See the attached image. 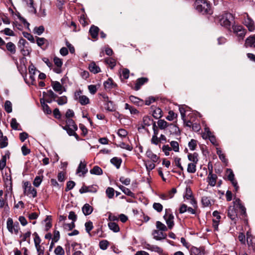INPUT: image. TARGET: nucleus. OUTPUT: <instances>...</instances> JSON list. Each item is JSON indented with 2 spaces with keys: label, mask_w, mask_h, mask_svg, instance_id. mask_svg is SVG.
I'll list each match as a JSON object with an SVG mask.
<instances>
[{
  "label": "nucleus",
  "mask_w": 255,
  "mask_h": 255,
  "mask_svg": "<svg viewBox=\"0 0 255 255\" xmlns=\"http://www.w3.org/2000/svg\"><path fill=\"white\" fill-rule=\"evenodd\" d=\"M194 7L197 11L203 14H211L212 13L211 4L207 0H196Z\"/></svg>",
  "instance_id": "obj_1"
},
{
  "label": "nucleus",
  "mask_w": 255,
  "mask_h": 255,
  "mask_svg": "<svg viewBox=\"0 0 255 255\" xmlns=\"http://www.w3.org/2000/svg\"><path fill=\"white\" fill-rule=\"evenodd\" d=\"M241 18L243 23L248 28V30L253 32L255 29V24L253 19L249 16L248 13L244 12L242 14Z\"/></svg>",
  "instance_id": "obj_2"
},
{
  "label": "nucleus",
  "mask_w": 255,
  "mask_h": 255,
  "mask_svg": "<svg viewBox=\"0 0 255 255\" xmlns=\"http://www.w3.org/2000/svg\"><path fill=\"white\" fill-rule=\"evenodd\" d=\"M233 19L234 17L232 14L230 13H225L222 14L220 18V24L222 26L229 29Z\"/></svg>",
  "instance_id": "obj_3"
},
{
  "label": "nucleus",
  "mask_w": 255,
  "mask_h": 255,
  "mask_svg": "<svg viewBox=\"0 0 255 255\" xmlns=\"http://www.w3.org/2000/svg\"><path fill=\"white\" fill-rule=\"evenodd\" d=\"M6 228L8 231L11 234L17 235L19 230V226L18 222L13 223L11 218H9L6 221Z\"/></svg>",
  "instance_id": "obj_4"
},
{
  "label": "nucleus",
  "mask_w": 255,
  "mask_h": 255,
  "mask_svg": "<svg viewBox=\"0 0 255 255\" xmlns=\"http://www.w3.org/2000/svg\"><path fill=\"white\" fill-rule=\"evenodd\" d=\"M163 218L166 221V223L168 228L171 229L174 225V216L172 213L171 210L170 209H166L165 210V214L163 216Z\"/></svg>",
  "instance_id": "obj_5"
},
{
  "label": "nucleus",
  "mask_w": 255,
  "mask_h": 255,
  "mask_svg": "<svg viewBox=\"0 0 255 255\" xmlns=\"http://www.w3.org/2000/svg\"><path fill=\"white\" fill-rule=\"evenodd\" d=\"M233 30L238 37L239 40L243 39L246 34V29L241 25H233Z\"/></svg>",
  "instance_id": "obj_6"
},
{
  "label": "nucleus",
  "mask_w": 255,
  "mask_h": 255,
  "mask_svg": "<svg viewBox=\"0 0 255 255\" xmlns=\"http://www.w3.org/2000/svg\"><path fill=\"white\" fill-rule=\"evenodd\" d=\"M157 125L159 128L161 129H165L169 126L170 128L175 133H177L179 131V129L177 126L173 124L168 125V123L164 120H158L157 122Z\"/></svg>",
  "instance_id": "obj_7"
},
{
  "label": "nucleus",
  "mask_w": 255,
  "mask_h": 255,
  "mask_svg": "<svg viewBox=\"0 0 255 255\" xmlns=\"http://www.w3.org/2000/svg\"><path fill=\"white\" fill-rule=\"evenodd\" d=\"M204 138H208L211 142L214 145H217L216 137L212 134L209 128H205V133L202 135Z\"/></svg>",
  "instance_id": "obj_8"
},
{
  "label": "nucleus",
  "mask_w": 255,
  "mask_h": 255,
  "mask_svg": "<svg viewBox=\"0 0 255 255\" xmlns=\"http://www.w3.org/2000/svg\"><path fill=\"white\" fill-rule=\"evenodd\" d=\"M205 251L204 247H192L190 250V255H205Z\"/></svg>",
  "instance_id": "obj_9"
},
{
  "label": "nucleus",
  "mask_w": 255,
  "mask_h": 255,
  "mask_svg": "<svg viewBox=\"0 0 255 255\" xmlns=\"http://www.w3.org/2000/svg\"><path fill=\"white\" fill-rule=\"evenodd\" d=\"M228 216L235 223H236L238 220V216L234 207L230 206L229 207Z\"/></svg>",
  "instance_id": "obj_10"
},
{
  "label": "nucleus",
  "mask_w": 255,
  "mask_h": 255,
  "mask_svg": "<svg viewBox=\"0 0 255 255\" xmlns=\"http://www.w3.org/2000/svg\"><path fill=\"white\" fill-rule=\"evenodd\" d=\"M97 191V186L96 185H92L90 186H83L80 189L79 192L82 194L86 192H93L95 193Z\"/></svg>",
  "instance_id": "obj_11"
},
{
  "label": "nucleus",
  "mask_w": 255,
  "mask_h": 255,
  "mask_svg": "<svg viewBox=\"0 0 255 255\" xmlns=\"http://www.w3.org/2000/svg\"><path fill=\"white\" fill-rule=\"evenodd\" d=\"M88 172V169L86 168V162L84 161H81L78 168L77 169L76 173H81L83 175H84Z\"/></svg>",
  "instance_id": "obj_12"
},
{
  "label": "nucleus",
  "mask_w": 255,
  "mask_h": 255,
  "mask_svg": "<svg viewBox=\"0 0 255 255\" xmlns=\"http://www.w3.org/2000/svg\"><path fill=\"white\" fill-rule=\"evenodd\" d=\"M246 47H254L255 48V34L248 37L245 43Z\"/></svg>",
  "instance_id": "obj_13"
},
{
  "label": "nucleus",
  "mask_w": 255,
  "mask_h": 255,
  "mask_svg": "<svg viewBox=\"0 0 255 255\" xmlns=\"http://www.w3.org/2000/svg\"><path fill=\"white\" fill-rule=\"evenodd\" d=\"M51 86L53 90L55 92H58L59 94H61L63 93V86L60 82L58 81H52Z\"/></svg>",
  "instance_id": "obj_14"
},
{
  "label": "nucleus",
  "mask_w": 255,
  "mask_h": 255,
  "mask_svg": "<svg viewBox=\"0 0 255 255\" xmlns=\"http://www.w3.org/2000/svg\"><path fill=\"white\" fill-rule=\"evenodd\" d=\"M217 178V176L213 174L212 173V170H211L208 176L207 180L209 184L211 186H214L216 183V179Z\"/></svg>",
  "instance_id": "obj_15"
},
{
  "label": "nucleus",
  "mask_w": 255,
  "mask_h": 255,
  "mask_svg": "<svg viewBox=\"0 0 255 255\" xmlns=\"http://www.w3.org/2000/svg\"><path fill=\"white\" fill-rule=\"evenodd\" d=\"M104 99L105 102H107V104H106V109L107 110L113 112L116 110V108L115 107V106L113 104V102L109 100V98L107 96H104L103 97Z\"/></svg>",
  "instance_id": "obj_16"
},
{
  "label": "nucleus",
  "mask_w": 255,
  "mask_h": 255,
  "mask_svg": "<svg viewBox=\"0 0 255 255\" xmlns=\"http://www.w3.org/2000/svg\"><path fill=\"white\" fill-rule=\"evenodd\" d=\"M105 88L106 90H111L117 86V84L114 82L111 78H109L104 83Z\"/></svg>",
  "instance_id": "obj_17"
},
{
  "label": "nucleus",
  "mask_w": 255,
  "mask_h": 255,
  "mask_svg": "<svg viewBox=\"0 0 255 255\" xmlns=\"http://www.w3.org/2000/svg\"><path fill=\"white\" fill-rule=\"evenodd\" d=\"M234 206L238 207L241 210V213L245 215L246 213V208L242 205L241 201L239 199H236L234 201Z\"/></svg>",
  "instance_id": "obj_18"
},
{
  "label": "nucleus",
  "mask_w": 255,
  "mask_h": 255,
  "mask_svg": "<svg viewBox=\"0 0 255 255\" xmlns=\"http://www.w3.org/2000/svg\"><path fill=\"white\" fill-rule=\"evenodd\" d=\"M153 123V120L151 117L149 116H144L142 119V123L141 127L144 128L146 127L150 126Z\"/></svg>",
  "instance_id": "obj_19"
},
{
  "label": "nucleus",
  "mask_w": 255,
  "mask_h": 255,
  "mask_svg": "<svg viewBox=\"0 0 255 255\" xmlns=\"http://www.w3.org/2000/svg\"><path fill=\"white\" fill-rule=\"evenodd\" d=\"M147 81L148 79L144 77L140 78L137 79L135 84L134 90L136 91L138 90L140 88V87L145 83L147 82Z\"/></svg>",
  "instance_id": "obj_20"
},
{
  "label": "nucleus",
  "mask_w": 255,
  "mask_h": 255,
  "mask_svg": "<svg viewBox=\"0 0 255 255\" xmlns=\"http://www.w3.org/2000/svg\"><path fill=\"white\" fill-rule=\"evenodd\" d=\"M99 32V28L95 25H92L89 30V32L93 38H96Z\"/></svg>",
  "instance_id": "obj_21"
},
{
  "label": "nucleus",
  "mask_w": 255,
  "mask_h": 255,
  "mask_svg": "<svg viewBox=\"0 0 255 255\" xmlns=\"http://www.w3.org/2000/svg\"><path fill=\"white\" fill-rule=\"evenodd\" d=\"M152 235L153 237L156 240H160L165 238L166 235L164 234L162 232H160L158 230H154L153 232Z\"/></svg>",
  "instance_id": "obj_22"
},
{
  "label": "nucleus",
  "mask_w": 255,
  "mask_h": 255,
  "mask_svg": "<svg viewBox=\"0 0 255 255\" xmlns=\"http://www.w3.org/2000/svg\"><path fill=\"white\" fill-rule=\"evenodd\" d=\"M146 156L150 159L153 162H156L159 159V157L150 150H148L146 152Z\"/></svg>",
  "instance_id": "obj_23"
},
{
  "label": "nucleus",
  "mask_w": 255,
  "mask_h": 255,
  "mask_svg": "<svg viewBox=\"0 0 255 255\" xmlns=\"http://www.w3.org/2000/svg\"><path fill=\"white\" fill-rule=\"evenodd\" d=\"M82 211L85 216L89 215L93 211V208L89 204H86L82 207Z\"/></svg>",
  "instance_id": "obj_24"
},
{
  "label": "nucleus",
  "mask_w": 255,
  "mask_h": 255,
  "mask_svg": "<svg viewBox=\"0 0 255 255\" xmlns=\"http://www.w3.org/2000/svg\"><path fill=\"white\" fill-rule=\"evenodd\" d=\"M4 182L6 187H9V189H12V181L10 175L6 173L5 174Z\"/></svg>",
  "instance_id": "obj_25"
},
{
  "label": "nucleus",
  "mask_w": 255,
  "mask_h": 255,
  "mask_svg": "<svg viewBox=\"0 0 255 255\" xmlns=\"http://www.w3.org/2000/svg\"><path fill=\"white\" fill-rule=\"evenodd\" d=\"M43 95L45 98L53 99L54 101H55V99L58 97L57 95L55 94L51 90H49L46 92H43Z\"/></svg>",
  "instance_id": "obj_26"
},
{
  "label": "nucleus",
  "mask_w": 255,
  "mask_h": 255,
  "mask_svg": "<svg viewBox=\"0 0 255 255\" xmlns=\"http://www.w3.org/2000/svg\"><path fill=\"white\" fill-rule=\"evenodd\" d=\"M90 172L91 174L101 175L103 174V170L101 168L98 166H95L90 170Z\"/></svg>",
  "instance_id": "obj_27"
},
{
  "label": "nucleus",
  "mask_w": 255,
  "mask_h": 255,
  "mask_svg": "<svg viewBox=\"0 0 255 255\" xmlns=\"http://www.w3.org/2000/svg\"><path fill=\"white\" fill-rule=\"evenodd\" d=\"M89 69L93 73H98L100 72V68L94 62L89 64Z\"/></svg>",
  "instance_id": "obj_28"
},
{
  "label": "nucleus",
  "mask_w": 255,
  "mask_h": 255,
  "mask_svg": "<svg viewBox=\"0 0 255 255\" xmlns=\"http://www.w3.org/2000/svg\"><path fill=\"white\" fill-rule=\"evenodd\" d=\"M122 162L121 158L117 157H113L111 159V163L114 165L117 169L120 167Z\"/></svg>",
  "instance_id": "obj_29"
},
{
  "label": "nucleus",
  "mask_w": 255,
  "mask_h": 255,
  "mask_svg": "<svg viewBox=\"0 0 255 255\" xmlns=\"http://www.w3.org/2000/svg\"><path fill=\"white\" fill-rule=\"evenodd\" d=\"M129 100L133 104L137 106H141L143 104V101L134 96H130L129 97Z\"/></svg>",
  "instance_id": "obj_30"
},
{
  "label": "nucleus",
  "mask_w": 255,
  "mask_h": 255,
  "mask_svg": "<svg viewBox=\"0 0 255 255\" xmlns=\"http://www.w3.org/2000/svg\"><path fill=\"white\" fill-rule=\"evenodd\" d=\"M24 194L27 196H30L33 198H35L37 196V191L35 188L32 187H29V188L27 190L26 193Z\"/></svg>",
  "instance_id": "obj_31"
},
{
  "label": "nucleus",
  "mask_w": 255,
  "mask_h": 255,
  "mask_svg": "<svg viewBox=\"0 0 255 255\" xmlns=\"http://www.w3.org/2000/svg\"><path fill=\"white\" fill-rule=\"evenodd\" d=\"M40 103L42 107L43 110L45 113H46L47 114H51L52 111H51V109H50V108L48 106V105H47L45 103V102L43 100H42V99L40 100Z\"/></svg>",
  "instance_id": "obj_32"
},
{
  "label": "nucleus",
  "mask_w": 255,
  "mask_h": 255,
  "mask_svg": "<svg viewBox=\"0 0 255 255\" xmlns=\"http://www.w3.org/2000/svg\"><path fill=\"white\" fill-rule=\"evenodd\" d=\"M6 47L8 51L11 54H14L16 52V47L11 42H9L6 44Z\"/></svg>",
  "instance_id": "obj_33"
},
{
  "label": "nucleus",
  "mask_w": 255,
  "mask_h": 255,
  "mask_svg": "<svg viewBox=\"0 0 255 255\" xmlns=\"http://www.w3.org/2000/svg\"><path fill=\"white\" fill-rule=\"evenodd\" d=\"M198 155L197 153H189L188 155V158L192 162L191 163H197L198 161Z\"/></svg>",
  "instance_id": "obj_34"
},
{
  "label": "nucleus",
  "mask_w": 255,
  "mask_h": 255,
  "mask_svg": "<svg viewBox=\"0 0 255 255\" xmlns=\"http://www.w3.org/2000/svg\"><path fill=\"white\" fill-rule=\"evenodd\" d=\"M197 163H189L188 164L187 171L190 173H194L196 171V164Z\"/></svg>",
  "instance_id": "obj_35"
},
{
  "label": "nucleus",
  "mask_w": 255,
  "mask_h": 255,
  "mask_svg": "<svg viewBox=\"0 0 255 255\" xmlns=\"http://www.w3.org/2000/svg\"><path fill=\"white\" fill-rule=\"evenodd\" d=\"M108 226L110 230L113 232L117 233L120 231V228L118 225L115 222H110L108 223Z\"/></svg>",
  "instance_id": "obj_36"
},
{
  "label": "nucleus",
  "mask_w": 255,
  "mask_h": 255,
  "mask_svg": "<svg viewBox=\"0 0 255 255\" xmlns=\"http://www.w3.org/2000/svg\"><path fill=\"white\" fill-rule=\"evenodd\" d=\"M119 188L126 195L130 197L134 196V194L128 188L123 185H120Z\"/></svg>",
  "instance_id": "obj_37"
},
{
  "label": "nucleus",
  "mask_w": 255,
  "mask_h": 255,
  "mask_svg": "<svg viewBox=\"0 0 255 255\" xmlns=\"http://www.w3.org/2000/svg\"><path fill=\"white\" fill-rule=\"evenodd\" d=\"M79 101L82 105H86L89 103V98L84 95L80 96L79 97Z\"/></svg>",
  "instance_id": "obj_38"
},
{
  "label": "nucleus",
  "mask_w": 255,
  "mask_h": 255,
  "mask_svg": "<svg viewBox=\"0 0 255 255\" xmlns=\"http://www.w3.org/2000/svg\"><path fill=\"white\" fill-rule=\"evenodd\" d=\"M43 179V176H36L34 179L33 184L36 187L40 186Z\"/></svg>",
  "instance_id": "obj_39"
},
{
  "label": "nucleus",
  "mask_w": 255,
  "mask_h": 255,
  "mask_svg": "<svg viewBox=\"0 0 255 255\" xmlns=\"http://www.w3.org/2000/svg\"><path fill=\"white\" fill-rule=\"evenodd\" d=\"M66 125L65 127L74 128L75 129H77V127L74 121L71 119H67L66 121Z\"/></svg>",
  "instance_id": "obj_40"
},
{
  "label": "nucleus",
  "mask_w": 255,
  "mask_h": 255,
  "mask_svg": "<svg viewBox=\"0 0 255 255\" xmlns=\"http://www.w3.org/2000/svg\"><path fill=\"white\" fill-rule=\"evenodd\" d=\"M11 127L14 130H21L18 128L19 126V124L17 122L15 118H12L10 122Z\"/></svg>",
  "instance_id": "obj_41"
},
{
  "label": "nucleus",
  "mask_w": 255,
  "mask_h": 255,
  "mask_svg": "<svg viewBox=\"0 0 255 255\" xmlns=\"http://www.w3.org/2000/svg\"><path fill=\"white\" fill-rule=\"evenodd\" d=\"M156 228L159 230H160L161 232L162 231H166L167 230V228L166 226L161 223L160 221H157L156 223Z\"/></svg>",
  "instance_id": "obj_42"
},
{
  "label": "nucleus",
  "mask_w": 255,
  "mask_h": 255,
  "mask_svg": "<svg viewBox=\"0 0 255 255\" xmlns=\"http://www.w3.org/2000/svg\"><path fill=\"white\" fill-rule=\"evenodd\" d=\"M75 227V224L73 222L69 224H64L63 225V228L66 231H68L72 230Z\"/></svg>",
  "instance_id": "obj_43"
},
{
  "label": "nucleus",
  "mask_w": 255,
  "mask_h": 255,
  "mask_svg": "<svg viewBox=\"0 0 255 255\" xmlns=\"http://www.w3.org/2000/svg\"><path fill=\"white\" fill-rule=\"evenodd\" d=\"M170 147L172 148V150H174L175 152L179 151V147L178 142L176 141H171L170 142Z\"/></svg>",
  "instance_id": "obj_44"
},
{
  "label": "nucleus",
  "mask_w": 255,
  "mask_h": 255,
  "mask_svg": "<svg viewBox=\"0 0 255 255\" xmlns=\"http://www.w3.org/2000/svg\"><path fill=\"white\" fill-rule=\"evenodd\" d=\"M59 105H63L67 103V98L66 96H63L58 97V99L56 100Z\"/></svg>",
  "instance_id": "obj_45"
},
{
  "label": "nucleus",
  "mask_w": 255,
  "mask_h": 255,
  "mask_svg": "<svg viewBox=\"0 0 255 255\" xmlns=\"http://www.w3.org/2000/svg\"><path fill=\"white\" fill-rule=\"evenodd\" d=\"M4 109L7 113L12 112V104L9 101H6L4 103Z\"/></svg>",
  "instance_id": "obj_46"
},
{
  "label": "nucleus",
  "mask_w": 255,
  "mask_h": 255,
  "mask_svg": "<svg viewBox=\"0 0 255 255\" xmlns=\"http://www.w3.org/2000/svg\"><path fill=\"white\" fill-rule=\"evenodd\" d=\"M106 193L108 198L111 199L113 198L114 196L115 190L112 187H108L106 190Z\"/></svg>",
  "instance_id": "obj_47"
},
{
  "label": "nucleus",
  "mask_w": 255,
  "mask_h": 255,
  "mask_svg": "<svg viewBox=\"0 0 255 255\" xmlns=\"http://www.w3.org/2000/svg\"><path fill=\"white\" fill-rule=\"evenodd\" d=\"M109 245V243L107 240H103L99 243L100 248L102 250H106L108 248Z\"/></svg>",
  "instance_id": "obj_48"
},
{
  "label": "nucleus",
  "mask_w": 255,
  "mask_h": 255,
  "mask_svg": "<svg viewBox=\"0 0 255 255\" xmlns=\"http://www.w3.org/2000/svg\"><path fill=\"white\" fill-rule=\"evenodd\" d=\"M162 111L160 109H155L152 114L153 117L155 118L156 119H158L160 118L161 117L162 114H161Z\"/></svg>",
  "instance_id": "obj_49"
},
{
  "label": "nucleus",
  "mask_w": 255,
  "mask_h": 255,
  "mask_svg": "<svg viewBox=\"0 0 255 255\" xmlns=\"http://www.w3.org/2000/svg\"><path fill=\"white\" fill-rule=\"evenodd\" d=\"M152 207L157 212L160 213L163 210V206L159 203H154Z\"/></svg>",
  "instance_id": "obj_50"
},
{
  "label": "nucleus",
  "mask_w": 255,
  "mask_h": 255,
  "mask_svg": "<svg viewBox=\"0 0 255 255\" xmlns=\"http://www.w3.org/2000/svg\"><path fill=\"white\" fill-rule=\"evenodd\" d=\"M188 146L190 150H195L197 146V141L193 139H191L188 143Z\"/></svg>",
  "instance_id": "obj_51"
},
{
  "label": "nucleus",
  "mask_w": 255,
  "mask_h": 255,
  "mask_svg": "<svg viewBox=\"0 0 255 255\" xmlns=\"http://www.w3.org/2000/svg\"><path fill=\"white\" fill-rule=\"evenodd\" d=\"M217 154L218 155L219 158L224 162H226L227 160L226 159L225 155L222 153L221 150L219 148H217Z\"/></svg>",
  "instance_id": "obj_52"
},
{
  "label": "nucleus",
  "mask_w": 255,
  "mask_h": 255,
  "mask_svg": "<svg viewBox=\"0 0 255 255\" xmlns=\"http://www.w3.org/2000/svg\"><path fill=\"white\" fill-rule=\"evenodd\" d=\"M202 203L203 205L207 207L211 205V201L209 197L206 196H203L202 198Z\"/></svg>",
  "instance_id": "obj_53"
},
{
  "label": "nucleus",
  "mask_w": 255,
  "mask_h": 255,
  "mask_svg": "<svg viewBox=\"0 0 255 255\" xmlns=\"http://www.w3.org/2000/svg\"><path fill=\"white\" fill-rule=\"evenodd\" d=\"M27 6H29L32 8L31 10V11H33L34 13L36 12V10L34 8L33 6V0H24Z\"/></svg>",
  "instance_id": "obj_54"
},
{
  "label": "nucleus",
  "mask_w": 255,
  "mask_h": 255,
  "mask_svg": "<svg viewBox=\"0 0 255 255\" xmlns=\"http://www.w3.org/2000/svg\"><path fill=\"white\" fill-rule=\"evenodd\" d=\"M177 117V114L174 113L172 111H170L168 112V115L166 117V119L168 121H173L174 119Z\"/></svg>",
  "instance_id": "obj_55"
},
{
  "label": "nucleus",
  "mask_w": 255,
  "mask_h": 255,
  "mask_svg": "<svg viewBox=\"0 0 255 255\" xmlns=\"http://www.w3.org/2000/svg\"><path fill=\"white\" fill-rule=\"evenodd\" d=\"M162 150L166 156L169 155V151L172 150V148L168 145H164L162 147Z\"/></svg>",
  "instance_id": "obj_56"
},
{
  "label": "nucleus",
  "mask_w": 255,
  "mask_h": 255,
  "mask_svg": "<svg viewBox=\"0 0 255 255\" xmlns=\"http://www.w3.org/2000/svg\"><path fill=\"white\" fill-rule=\"evenodd\" d=\"M86 232L90 234V231L93 229V226L91 221L87 222L85 224Z\"/></svg>",
  "instance_id": "obj_57"
},
{
  "label": "nucleus",
  "mask_w": 255,
  "mask_h": 255,
  "mask_svg": "<svg viewBox=\"0 0 255 255\" xmlns=\"http://www.w3.org/2000/svg\"><path fill=\"white\" fill-rule=\"evenodd\" d=\"M34 31L35 33L40 35L44 31V27L42 25L36 27L34 28Z\"/></svg>",
  "instance_id": "obj_58"
},
{
  "label": "nucleus",
  "mask_w": 255,
  "mask_h": 255,
  "mask_svg": "<svg viewBox=\"0 0 255 255\" xmlns=\"http://www.w3.org/2000/svg\"><path fill=\"white\" fill-rule=\"evenodd\" d=\"M226 174L228 176V179L231 181L235 179L234 174L231 169H227L226 170Z\"/></svg>",
  "instance_id": "obj_59"
},
{
  "label": "nucleus",
  "mask_w": 255,
  "mask_h": 255,
  "mask_svg": "<svg viewBox=\"0 0 255 255\" xmlns=\"http://www.w3.org/2000/svg\"><path fill=\"white\" fill-rule=\"evenodd\" d=\"M119 146L122 148L126 149L129 151H131L132 149L131 146L123 142H121Z\"/></svg>",
  "instance_id": "obj_60"
},
{
  "label": "nucleus",
  "mask_w": 255,
  "mask_h": 255,
  "mask_svg": "<svg viewBox=\"0 0 255 255\" xmlns=\"http://www.w3.org/2000/svg\"><path fill=\"white\" fill-rule=\"evenodd\" d=\"M54 253L56 255H64L65 253L64 250L60 246H57L56 248V249L54 250Z\"/></svg>",
  "instance_id": "obj_61"
},
{
  "label": "nucleus",
  "mask_w": 255,
  "mask_h": 255,
  "mask_svg": "<svg viewBox=\"0 0 255 255\" xmlns=\"http://www.w3.org/2000/svg\"><path fill=\"white\" fill-rule=\"evenodd\" d=\"M6 158L5 156H3L0 160V170H2L6 165Z\"/></svg>",
  "instance_id": "obj_62"
},
{
  "label": "nucleus",
  "mask_w": 255,
  "mask_h": 255,
  "mask_svg": "<svg viewBox=\"0 0 255 255\" xmlns=\"http://www.w3.org/2000/svg\"><path fill=\"white\" fill-rule=\"evenodd\" d=\"M38 255H43L44 253V247H42L40 245L35 246Z\"/></svg>",
  "instance_id": "obj_63"
},
{
  "label": "nucleus",
  "mask_w": 255,
  "mask_h": 255,
  "mask_svg": "<svg viewBox=\"0 0 255 255\" xmlns=\"http://www.w3.org/2000/svg\"><path fill=\"white\" fill-rule=\"evenodd\" d=\"M75 185V183L73 181H69L67 183L66 188L65 190L68 191L72 189Z\"/></svg>",
  "instance_id": "obj_64"
}]
</instances>
